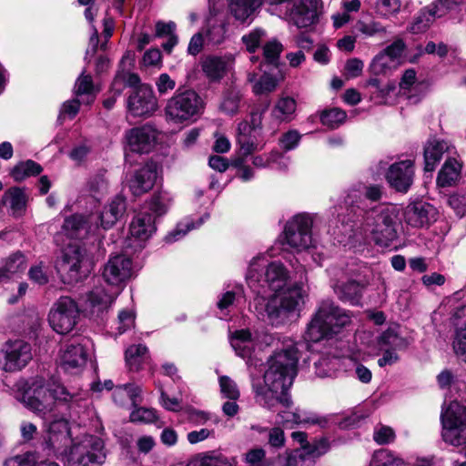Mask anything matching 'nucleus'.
<instances>
[{
  "label": "nucleus",
  "mask_w": 466,
  "mask_h": 466,
  "mask_svg": "<svg viewBox=\"0 0 466 466\" xmlns=\"http://www.w3.org/2000/svg\"><path fill=\"white\" fill-rule=\"evenodd\" d=\"M298 350L293 343L276 351L268 360L264 373V385H254L255 400L268 410L279 403L289 408L292 403L287 391L297 374Z\"/></svg>",
  "instance_id": "nucleus-1"
},
{
  "label": "nucleus",
  "mask_w": 466,
  "mask_h": 466,
  "mask_svg": "<svg viewBox=\"0 0 466 466\" xmlns=\"http://www.w3.org/2000/svg\"><path fill=\"white\" fill-rule=\"evenodd\" d=\"M299 282L276 291L268 299L264 297L256 299V309L258 314L273 325L283 322L290 313L300 309L304 304L307 290L303 283V276L306 275L305 268L300 267Z\"/></svg>",
  "instance_id": "nucleus-2"
},
{
  "label": "nucleus",
  "mask_w": 466,
  "mask_h": 466,
  "mask_svg": "<svg viewBox=\"0 0 466 466\" xmlns=\"http://www.w3.org/2000/svg\"><path fill=\"white\" fill-rule=\"evenodd\" d=\"M351 321L347 310L335 306L333 301L324 300L319 307L315 316L308 325L305 339L318 342L336 334Z\"/></svg>",
  "instance_id": "nucleus-3"
},
{
  "label": "nucleus",
  "mask_w": 466,
  "mask_h": 466,
  "mask_svg": "<svg viewBox=\"0 0 466 466\" xmlns=\"http://www.w3.org/2000/svg\"><path fill=\"white\" fill-rule=\"evenodd\" d=\"M397 210L392 206H378L365 212L361 229L381 247H389L397 238Z\"/></svg>",
  "instance_id": "nucleus-4"
},
{
  "label": "nucleus",
  "mask_w": 466,
  "mask_h": 466,
  "mask_svg": "<svg viewBox=\"0 0 466 466\" xmlns=\"http://www.w3.org/2000/svg\"><path fill=\"white\" fill-rule=\"evenodd\" d=\"M247 281L257 293H261L258 288L268 286L274 292L286 287L288 272L279 262H272L266 267V259L262 256L254 258L248 267Z\"/></svg>",
  "instance_id": "nucleus-5"
},
{
  "label": "nucleus",
  "mask_w": 466,
  "mask_h": 466,
  "mask_svg": "<svg viewBox=\"0 0 466 466\" xmlns=\"http://www.w3.org/2000/svg\"><path fill=\"white\" fill-rule=\"evenodd\" d=\"M204 108L199 95L191 89L177 90L167 100L165 107L167 119L175 124H182L198 116Z\"/></svg>",
  "instance_id": "nucleus-6"
},
{
  "label": "nucleus",
  "mask_w": 466,
  "mask_h": 466,
  "mask_svg": "<svg viewBox=\"0 0 466 466\" xmlns=\"http://www.w3.org/2000/svg\"><path fill=\"white\" fill-rule=\"evenodd\" d=\"M106 457L102 439L94 435H86L72 444L66 462L68 466H101Z\"/></svg>",
  "instance_id": "nucleus-7"
},
{
  "label": "nucleus",
  "mask_w": 466,
  "mask_h": 466,
  "mask_svg": "<svg viewBox=\"0 0 466 466\" xmlns=\"http://www.w3.org/2000/svg\"><path fill=\"white\" fill-rule=\"evenodd\" d=\"M441 437L449 445H466V407L458 401H451L441 414Z\"/></svg>",
  "instance_id": "nucleus-8"
},
{
  "label": "nucleus",
  "mask_w": 466,
  "mask_h": 466,
  "mask_svg": "<svg viewBox=\"0 0 466 466\" xmlns=\"http://www.w3.org/2000/svg\"><path fill=\"white\" fill-rule=\"evenodd\" d=\"M21 401L32 411L45 418L55 410V400L49 393L48 382L43 377L32 380Z\"/></svg>",
  "instance_id": "nucleus-9"
},
{
  "label": "nucleus",
  "mask_w": 466,
  "mask_h": 466,
  "mask_svg": "<svg viewBox=\"0 0 466 466\" xmlns=\"http://www.w3.org/2000/svg\"><path fill=\"white\" fill-rule=\"evenodd\" d=\"M313 217L301 213L292 217L285 226L286 243L297 251H302L313 246L311 228Z\"/></svg>",
  "instance_id": "nucleus-10"
},
{
  "label": "nucleus",
  "mask_w": 466,
  "mask_h": 466,
  "mask_svg": "<svg viewBox=\"0 0 466 466\" xmlns=\"http://www.w3.org/2000/svg\"><path fill=\"white\" fill-rule=\"evenodd\" d=\"M79 315L76 302L67 296L60 297L51 308L48 314V322L51 328L59 334L70 332Z\"/></svg>",
  "instance_id": "nucleus-11"
},
{
  "label": "nucleus",
  "mask_w": 466,
  "mask_h": 466,
  "mask_svg": "<svg viewBox=\"0 0 466 466\" xmlns=\"http://www.w3.org/2000/svg\"><path fill=\"white\" fill-rule=\"evenodd\" d=\"M263 112H253L250 124L243 121L238 126L237 145L238 146V157H247L254 152L264 148L265 143L258 141Z\"/></svg>",
  "instance_id": "nucleus-12"
},
{
  "label": "nucleus",
  "mask_w": 466,
  "mask_h": 466,
  "mask_svg": "<svg viewBox=\"0 0 466 466\" xmlns=\"http://www.w3.org/2000/svg\"><path fill=\"white\" fill-rule=\"evenodd\" d=\"M31 345L16 339L5 343L0 351V367L6 372H15L24 369L32 360Z\"/></svg>",
  "instance_id": "nucleus-13"
},
{
  "label": "nucleus",
  "mask_w": 466,
  "mask_h": 466,
  "mask_svg": "<svg viewBox=\"0 0 466 466\" xmlns=\"http://www.w3.org/2000/svg\"><path fill=\"white\" fill-rule=\"evenodd\" d=\"M133 274L132 260L126 255L111 256L104 265L102 277L111 288L120 291V285L131 279Z\"/></svg>",
  "instance_id": "nucleus-14"
},
{
  "label": "nucleus",
  "mask_w": 466,
  "mask_h": 466,
  "mask_svg": "<svg viewBox=\"0 0 466 466\" xmlns=\"http://www.w3.org/2000/svg\"><path fill=\"white\" fill-rule=\"evenodd\" d=\"M157 109V100L152 88L141 85L136 88L127 99V110L135 116H149Z\"/></svg>",
  "instance_id": "nucleus-15"
},
{
  "label": "nucleus",
  "mask_w": 466,
  "mask_h": 466,
  "mask_svg": "<svg viewBox=\"0 0 466 466\" xmlns=\"http://www.w3.org/2000/svg\"><path fill=\"white\" fill-rule=\"evenodd\" d=\"M157 177V166L154 162H147L136 169L127 178V186L131 193L139 197L151 190Z\"/></svg>",
  "instance_id": "nucleus-16"
},
{
  "label": "nucleus",
  "mask_w": 466,
  "mask_h": 466,
  "mask_svg": "<svg viewBox=\"0 0 466 466\" xmlns=\"http://www.w3.org/2000/svg\"><path fill=\"white\" fill-rule=\"evenodd\" d=\"M157 130L149 124L134 127L126 134L129 149L139 154L149 153L155 147Z\"/></svg>",
  "instance_id": "nucleus-17"
},
{
  "label": "nucleus",
  "mask_w": 466,
  "mask_h": 466,
  "mask_svg": "<svg viewBox=\"0 0 466 466\" xmlns=\"http://www.w3.org/2000/svg\"><path fill=\"white\" fill-rule=\"evenodd\" d=\"M329 451V441L321 439L311 444H305L293 451L286 460L284 466H313L315 460Z\"/></svg>",
  "instance_id": "nucleus-18"
},
{
  "label": "nucleus",
  "mask_w": 466,
  "mask_h": 466,
  "mask_svg": "<svg viewBox=\"0 0 466 466\" xmlns=\"http://www.w3.org/2000/svg\"><path fill=\"white\" fill-rule=\"evenodd\" d=\"M119 290L110 286L98 285L89 290L84 298V306L92 314H99L108 309Z\"/></svg>",
  "instance_id": "nucleus-19"
},
{
  "label": "nucleus",
  "mask_w": 466,
  "mask_h": 466,
  "mask_svg": "<svg viewBox=\"0 0 466 466\" xmlns=\"http://www.w3.org/2000/svg\"><path fill=\"white\" fill-rule=\"evenodd\" d=\"M321 0H299L289 13V21L298 28L314 25L319 18Z\"/></svg>",
  "instance_id": "nucleus-20"
},
{
  "label": "nucleus",
  "mask_w": 466,
  "mask_h": 466,
  "mask_svg": "<svg viewBox=\"0 0 466 466\" xmlns=\"http://www.w3.org/2000/svg\"><path fill=\"white\" fill-rule=\"evenodd\" d=\"M70 442L68 423L66 420H57L50 423L46 440V447L57 457L67 458V445Z\"/></svg>",
  "instance_id": "nucleus-21"
},
{
  "label": "nucleus",
  "mask_w": 466,
  "mask_h": 466,
  "mask_svg": "<svg viewBox=\"0 0 466 466\" xmlns=\"http://www.w3.org/2000/svg\"><path fill=\"white\" fill-rule=\"evenodd\" d=\"M413 162L410 159L392 164L387 174L389 184L400 192H407L413 182Z\"/></svg>",
  "instance_id": "nucleus-22"
},
{
  "label": "nucleus",
  "mask_w": 466,
  "mask_h": 466,
  "mask_svg": "<svg viewBox=\"0 0 466 466\" xmlns=\"http://www.w3.org/2000/svg\"><path fill=\"white\" fill-rule=\"evenodd\" d=\"M406 341L392 330H387L381 334L379 339V347L382 351V357L378 360L380 367L392 365L399 360L397 350L406 348Z\"/></svg>",
  "instance_id": "nucleus-23"
},
{
  "label": "nucleus",
  "mask_w": 466,
  "mask_h": 466,
  "mask_svg": "<svg viewBox=\"0 0 466 466\" xmlns=\"http://www.w3.org/2000/svg\"><path fill=\"white\" fill-rule=\"evenodd\" d=\"M235 62L232 54L208 56L201 61V69L209 81L218 82L230 70Z\"/></svg>",
  "instance_id": "nucleus-24"
},
{
  "label": "nucleus",
  "mask_w": 466,
  "mask_h": 466,
  "mask_svg": "<svg viewBox=\"0 0 466 466\" xmlns=\"http://www.w3.org/2000/svg\"><path fill=\"white\" fill-rule=\"evenodd\" d=\"M61 367L68 372H76L87 360L86 345L83 341H71L65 345L60 355Z\"/></svg>",
  "instance_id": "nucleus-25"
},
{
  "label": "nucleus",
  "mask_w": 466,
  "mask_h": 466,
  "mask_svg": "<svg viewBox=\"0 0 466 466\" xmlns=\"http://www.w3.org/2000/svg\"><path fill=\"white\" fill-rule=\"evenodd\" d=\"M86 255L78 247H70L64 255L63 269L69 274L71 281H78L87 269Z\"/></svg>",
  "instance_id": "nucleus-26"
},
{
  "label": "nucleus",
  "mask_w": 466,
  "mask_h": 466,
  "mask_svg": "<svg viewBox=\"0 0 466 466\" xmlns=\"http://www.w3.org/2000/svg\"><path fill=\"white\" fill-rule=\"evenodd\" d=\"M436 210L427 203L415 202L409 205L405 210V221L414 227L421 228L435 220Z\"/></svg>",
  "instance_id": "nucleus-27"
},
{
  "label": "nucleus",
  "mask_w": 466,
  "mask_h": 466,
  "mask_svg": "<svg viewBox=\"0 0 466 466\" xmlns=\"http://www.w3.org/2000/svg\"><path fill=\"white\" fill-rule=\"evenodd\" d=\"M156 219L153 214L147 211H141L132 219L129 226V233L132 238L145 241L156 231Z\"/></svg>",
  "instance_id": "nucleus-28"
},
{
  "label": "nucleus",
  "mask_w": 466,
  "mask_h": 466,
  "mask_svg": "<svg viewBox=\"0 0 466 466\" xmlns=\"http://www.w3.org/2000/svg\"><path fill=\"white\" fill-rule=\"evenodd\" d=\"M49 385V393L51 394L55 404L56 402L61 404H79L80 401L86 400V393L81 390H69L60 381L56 380H50L47 381Z\"/></svg>",
  "instance_id": "nucleus-29"
},
{
  "label": "nucleus",
  "mask_w": 466,
  "mask_h": 466,
  "mask_svg": "<svg viewBox=\"0 0 466 466\" xmlns=\"http://www.w3.org/2000/svg\"><path fill=\"white\" fill-rule=\"evenodd\" d=\"M441 16H442V13L438 10V5H429L422 8L414 15L408 31L412 34L424 33L430 28L436 17Z\"/></svg>",
  "instance_id": "nucleus-30"
},
{
  "label": "nucleus",
  "mask_w": 466,
  "mask_h": 466,
  "mask_svg": "<svg viewBox=\"0 0 466 466\" xmlns=\"http://www.w3.org/2000/svg\"><path fill=\"white\" fill-rule=\"evenodd\" d=\"M279 416L283 422L293 421L297 424L318 425L320 428L328 427L331 420L330 416H322L313 412H303L302 414L293 412L289 414L288 412L281 411Z\"/></svg>",
  "instance_id": "nucleus-31"
},
{
  "label": "nucleus",
  "mask_w": 466,
  "mask_h": 466,
  "mask_svg": "<svg viewBox=\"0 0 466 466\" xmlns=\"http://www.w3.org/2000/svg\"><path fill=\"white\" fill-rule=\"evenodd\" d=\"M125 210L124 198L116 196L100 214L98 218L100 226L105 229L111 228L123 216Z\"/></svg>",
  "instance_id": "nucleus-32"
},
{
  "label": "nucleus",
  "mask_w": 466,
  "mask_h": 466,
  "mask_svg": "<svg viewBox=\"0 0 466 466\" xmlns=\"http://www.w3.org/2000/svg\"><path fill=\"white\" fill-rule=\"evenodd\" d=\"M27 202V196L25 191L19 187H11L2 197L1 204L7 206L11 214L15 217H20L25 213Z\"/></svg>",
  "instance_id": "nucleus-33"
},
{
  "label": "nucleus",
  "mask_w": 466,
  "mask_h": 466,
  "mask_svg": "<svg viewBox=\"0 0 466 466\" xmlns=\"http://www.w3.org/2000/svg\"><path fill=\"white\" fill-rule=\"evenodd\" d=\"M142 389L135 384H125L116 387L113 392L114 401L119 406L136 407L141 402Z\"/></svg>",
  "instance_id": "nucleus-34"
},
{
  "label": "nucleus",
  "mask_w": 466,
  "mask_h": 466,
  "mask_svg": "<svg viewBox=\"0 0 466 466\" xmlns=\"http://www.w3.org/2000/svg\"><path fill=\"white\" fill-rule=\"evenodd\" d=\"M27 267L25 256L20 252H15L8 256L0 268V281L10 279L17 273H22Z\"/></svg>",
  "instance_id": "nucleus-35"
},
{
  "label": "nucleus",
  "mask_w": 466,
  "mask_h": 466,
  "mask_svg": "<svg viewBox=\"0 0 466 466\" xmlns=\"http://www.w3.org/2000/svg\"><path fill=\"white\" fill-rule=\"evenodd\" d=\"M230 344L235 352L242 357L250 355L253 349V337L249 329H238L230 335Z\"/></svg>",
  "instance_id": "nucleus-36"
},
{
  "label": "nucleus",
  "mask_w": 466,
  "mask_h": 466,
  "mask_svg": "<svg viewBox=\"0 0 466 466\" xmlns=\"http://www.w3.org/2000/svg\"><path fill=\"white\" fill-rule=\"evenodd\" d=\"M455 318L461 321L456 323L459 329L453 341V349L457 356L466 362V306L457 310Z\"/></svg>",
  "instance_id": "nucleus-37"
},
{
  "label": "nucleus",
  "mask_w": 466,
  "mask_h": 466,
  "mask_svg": "<svg viewBox=\"0 0 466 466\" xmlns=\"http://www.w3.org/2000/svg\"><path fill=\"white\" fill-rule=\"evenodd\" d=\"M296 100L290 96H282L275 104L271 110V116L278 122H289L296 112Z\"/></svg>",
  "instance_id": "nucleus-38"
},
{
  "label": "nucleus",
  "mask_w": 466,
  "mask_h": 466,
  "mask_svg": "<svg viewBox=\"0 0 466 466\" xmlns=\"http://www.w3.org/2000/svg\"><path fill=\"white\" fill-rule=\"evenodd\" d=\"M461 166L454 158H449L445 161L437 177V184L440 187L452 186L460 177Z\"/></svg>",
  "instance_id": "nucleus-39"
},
{
  "label": "nucleus",
  "mask_w": 466,
  "mask_h": 466,
  "mask_svg": "<svg viewBox=\"0 0 466 466\" xmlns=\"http://www.w3.org/2000/svg\"><path fill=\"white\" fill-rule=\"evenodd\" d=\"M334 291L340 300L358 305L360 301L362 287L356 281H348L336 285Z\"/></svg>",
  "instance_id": "nucleus-40"
},
{
  "label": "nucleus",
  "mask_w": 466,
  "mask_h": 466,
  "mask_svg": "<svg viewBox=\"0 0 466 466\" xmlns=\"http://www.w3.org/2000/svg\"><path fill=\"white\" fill-rule=\"evenodd\" d=\"M88 223L84 216L75 214L65 219L63 228L70 238H81L93 230Z\"/></svg>",
  "instance_id": "nucleus-41"
},
{
  "label": "nucleus",
  "mask_w": 466,
  "mask_h": 466,
  "mask_svg": "<svg viewBox=\"0 0 466 466\" xmlns=\"http://www.w3.org/2000/svg\"><path fill=\"white\" fill-rule=\"evenodd\" d=\"M173 202V195L170 192L162 190L154 194L147 205L154 217H160L168 211Z\"/></svg>",
  "instance_id": "nucleus-42"
},
{
  "label": "nucleus",
  "mask_w": 466,
  "mask_h": 466,
  "mask_svg": "<svg viewBox=\"0 0 466 466\" xmlns=\"http://www.w3.org/2000/svg\"><path fill=\"white\" fill-rule=\"evenodd\" d=\"M446 145L441 141H431L427 144L424 149L425 171H432L435 166L441 161Z\"/></svg>",
  "instance_id": "nucleus-43"
},
{
  "label": "nucleus",
  "mask_w": 466,
  "mask_h": 466,
  "mask_svg": "<svg viewBox=\"0 0 466 466\" xmlns=\"http://www.w3.org/2000/svg\"><path fill=\"white\" fill-rule=\"evenodd\" d=\"M261 2H243L239 0H229V10L232 15L240 22H245L252 17L256 10L260 6Z\"/></svg>",
  "instance_id": "nucleus-44"
},
{
  "label": "nucleus",
  "mask_w": 466,
  "mask_h": 466,
  "mask_svg": "<svg viewBox=\"0 0 466 466\" xmlns=\"http://www.w3.org/2000/svg\"><path fill=\"white\" fill-rule=\"evenodd\" d=\"M126 363L130 370L137 371L147 360V349L144 345H132L125 352Z\"/></svg>",
  "instance_id": "nucleus-45"
},
{
  "label": "nucleus",
  "mask_w": 466,
  "mask_h": 466,
  "mask_svg": "<svg viewBox=\"0 0 466 466\" xmlns=\"http://www.w3.org/2000/svg\"><path fill=\"white\" fill-rule=\"evenodd\" d=\"M242 94L239 89L236 87L228 88L222 96V100L219 106L220 110L228 115H235L240 106Z\"/></svg>",
  "instance_id": "nucleus-46"
},
{
  "label": "nucleus",
  "mask_w": 466,
  "mask_h": 466,
  "mask_svg": "<svg viewBox=\"0 0 466 466\" xmlns=\"http://www.w3.org/2000/svg\"><path fill=\"white\" fill-rule=\"evenodd\" d=\"M96 92H98V90L96 89L93 84L92 76L86 74V70H84L75 84L76 96H80L86 95L87 97L83 103L90 105L94 101Z\"/></svg>",
  "instance_id": "nucleus-47"
},
{
  "label": "nucleus",
  "mask_w": 466,
  "mask_h": 466,
  "mask_svg": "<svg viewBox=\"0 0 466 466\" xmlns=\"http://www.w3.org/2000/svg\"><path fill=\"white\" fill-rule=\"evenodd\" d=\"M187 466H230V463L222 455L206 452L191 458Z\"/></svg>",
  "instance_id": "nucleus-48"
},
{
  "label": "nucleus",
  "mask_w": 466,
  "mask_h": 466,
  "mask_svg": "<svg viewBox=\"0 0 466 466\" xmlns=\"http://www.w3.org/2000/svg\"><path fill=\"white\" fill-rule=\"evenodd\" d=\"M209 218L208 214H205L203 217L198 219L197 223L191 221H186L185 223H179L177 228L167 234L165 238L166 242L172 243L182 237H184L189 230L194 229L201 226L205 220Z\"/></svg>",
  "instance_id": "nucleus-49"
},
{
  "label": "nucleus",
  "mask_w": 466,
  "mask_h": 466,
  "mask_svg": "<svg viewBox=\"0 0 466 466\" xmlns=\"http://www.w3.org/2000/svg\"><path fill=\"white\" fill-rule=\"evenodd\" d=\"M114 87L116 88L117 94H122L125 86H133L137 88L140 85V78L137 74L120 69L114 78Z\"/></svg>",
  "instance_id": "nucleus-50"
},
{
  "label": "nucleus",
  "mask_w": 466,
  "mask_h": 466,
  "mask_svg": "<svg viewBox=\"0 0 466 466\" xmlns=\"http://www.w3.org/2000/svg\"><path fill=\"white\" fill-rule=\"evenodd\" d=\"M42 167L33 160H27L16 165L12 170V176L16 181H21L29 176L40 174Z\"/></svg>",
  "instance_id": "nucleus-51"
},
{
  "label": "nucleus",
  "mask_w": 466,
  "mask_h": 466,
  "mask_svg": "<svg viewBox=\"0 0 466 466\" xmlns=\"http://www.w3.org/2000/svg\"><path fill=\"white\" fill-rule=\"evenodd\" d=\"M356 27L360 33L367 37H373L376 35L383 36L388 33L387 27L384 26L380 22L375 20L369 22L359 20L356 23Z\"/></svg>",
  "instance_id": "nucleus-52"
},
{
  "label": "nucleus",
  "mask_w": 466,
  "mask_h": 466,
  "mask_svg": "<svg viewBox=\"0 0 466 466\" xmlns=\"http://www.w3.org/2000/svg\"><path fill=\"white\" fill-rule=\"evenodd\" d=\"M346 117L347 114L345 111L335 107L324 110L320 115V121L329 128H336L345 121Z\"/></svg>",
  "instance_id": "nucleus-53"
},
{
  "label": "nucleus",
  "mask_w": 466,
  "mask_h": 466,
  "mask_svg": "<svg viewBox=\"0 0 466 466\" xmlns=\"http://www.w3.org/2000/svg\"><path fill=\"white\" fill-rule=\"evenodd\" d=\"M277 86L278 80L276 77L268 74H264L254 83L252 91L257 96L268 95L275 91Z\"/></svg>",
  "instance_id": "nucleus-54"
},
{
  "label": "nucleus",
  "mask_w": 466,
  "mask_h": 466,
  "mask_svg": "<svg viewBox=\"0 0 466 466\" xmlns=\"http://www.w3.org/2000/svg\"><path fill=\"white\" fill-rule=\"evenodd\" d=\"M28 278L34 283L44 286L49 282L50 270L46 264L40 261L33 266L28 270Z\"/></svg>",
  "instance_id": "nucleus-55"
},
{
  "label": "nucleus",
  "mask_w": 466,
  "mask_h": 466,
  "mask_svg": "<svg viewBox=\"0 0 466 466\" xmlns=\"http://www.w3.org/2000/svg\"><path fill=\"white\" fill-rule=\"evenodd\" d=\"M87 188L90 194L95 198L103 195L107 189L106 171L99 170L96 174L92 175L87 181Z\"/></svg>",
  "instance_id": "nucleus-56"
},
{
  "label": "nucleus",
  "mask_w": 466,
  "mask_h": 466,
  "mask_svg": "<svg viewBox=\"0 0 466 466\" xmlns=\"http://www.w3.org/2000/svg\"><path fill=\"white\" fill-rule=\"evenodd\" d=\"M226 25L223 22L208 21L207 29L208 42L213 45H220L226 38Z\"/></svg>",
  "instance_id": "nucleus-57"
},
{
  "label": "nucleus",
  "mask_w": 466,
  "mask_h": 466,
  "mask_svg": "<svg viewBox=\"0 0 466 466\" xmlns=\"http://www.w3.org/2000/svg\"><path fill=\"white\" fill-rule=\"evenodd\" d=\"M400 7V0H377L374 5L376 13L382 18L397 15Z\"/></svg>",
  "instance_id": "nucleus-58"
},
{
  "label": "nucleus",
  "mask_w": 466,
  "mask_h": 466,
  "mask_svg": "<svg viewBox=\"0 0 466 466\" xmlns=\"http://www.w3.org/2000/svg\"><path fill=\"white\" fill-rule=\"evenodd\" d=\"M394 66V61L385 54L380 52L370 63V69L374 75H381Z\"/></svg>",
  "instance_id": "nucleus-59"
},
{
  "label": "nucleus",
  "mask_w": 466,
  "mask_h": 466,
  "mask_svg": "<svg viewBox=\"0 0 466 466\" xmlns=\"http://www.w3.org/2000/svg\"><path fill=\"white\" fill-rule=\"evenodd\" d=\"M219 387L220 392L224 398L229 399L231 400H237L240 392L236 384V382L228 376L219 377Z\"/></svg>",
  "instance_id": "nucleus-60"
},
{
  "label": "nucleus",
  "mask_w": 466,
  "mask_h": 466,
  "mask_svg": "<svg viewBox=\"0 0 466 466\" xmlns=\"http://www.w3.org/2000/svg\"><path fill=\"white\" fill-rule=\"evenodd\" d=\"M266 36V32L260 28H256L248 35L242 36V42L248 52L252 53L259 46L262 39Z\"/></svg>",
  "instance_id": "nucleus-61"
},
{
  "label": "nucleus",
  "mask_w": 466,
  "mask_h": 466,
  "mask_svg": "<svg viewBox=\"0 0 466 466\" xmlns=\"http://www.w3.org/2000/svg\"><path fill=\"white\" fill-rule=\"evenodd\" d=\"M37 460L35 452H25L6 460L4 466H36Z\"/></svg>",
  "instance_id": "nucleus-62"
},
{
  "label": "nucleus",
  "mask_w": 466,
  "mask_h": 466,
  "mask_svg": "<svg viewBox=\"0 0 466 466\" xmlns=\"http://www.w3.org/2000/svg\"><path fill=\"white\" fill-rule=\"evenodd\" d=\"M364 183L358 182L352 185L345 198V202L350 206H360L364 200Z\"/></svg>",
  "instance_id": "nucleus-63"
},
{
  "label": "nucleus",
  "mask_w": 466,
  "mask_h": 466,
  "mask_svg": "<svg viewBox=\"0 0 466 466\" xmlns=\"http://www.w3.org/2000/svg\"><path fill=\"white\" fill-rule=\"evenodd\" d=\"M370 466H395V458L389 451L380 450L373 454Z\"/></svg>",
  "instance_id": "nucleus-64"
}]
</instances>
